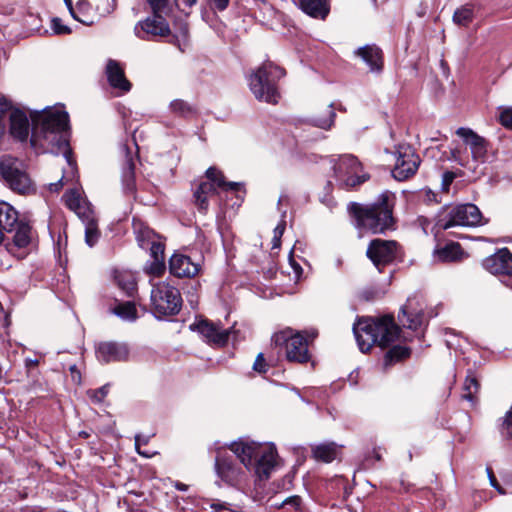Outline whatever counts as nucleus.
Instances as JSON below:
<instances>
[{"instance_id":"f257e3e1","label":"nucleus","mask_w":512,"mask_h":512,"mask_svg":"<svg viewBox=\"0 0 512 512\" xmlns=\"http://www.w3.org/2000/svg\"><path fill=\"white\" fill-rule=\"evenodd\" d=\"M229 449L240 463L226 451L218 449L214 464L217 478L225 485L240 490L252 470L260 480L269 478L276 464L274 446L239 440L232 442Z\"/></svg>"},{"instance_id":"f03ea898","label":"nucleus","mask_w":512,"mask_h":512,"mask_svg":"<svg viewBox=\"0 0 512 512\" xmlns=\"http://www.w3.org/2000/svg\"><path fill=\"white\" fill-rule=\"evenodd\" d=\"M31 119L32 146H39L55 155L62 153L71 172H74L76 167L68 141V113L62 107H53L35 112Z\"/></svg>"},{"instance_id":"7ed1b4c3","label":"nucleus","mask_w":512,"mask_h":512,"mask_svg":"<svg viewBox=\"0 0 512 512\" xmlns=\"http://www.w3.org/2000/svg\"><path fill=\"white\" fill-rule=\"evenodd\" d=\"M394 204L395 195L390 191H384L375 202L371 204L351 203L348 209L359 230L380 234L393 229Z\"/></svg>"},{"instance_id":"20e7f679","label":"nucleus","mask_w":512,"mask_h":512,"mask_svg":"<svg viewBox=\"0 0 512 512\" xmlns=\"http://www.w3.org/2000/svg\"><path fill=\"white\" fill-rule=\"evenodd\" d=\"M399 327L392 316L378 319H362L353 326V332L362 352H368L373 345L384 348L392 344L399 336Z\"/></svg>"},{"instance_id":"39448f33","label":"nucleus","mask_w":512,"mask_h":512,"mask_svg":"<svg viewBox=\"0 0 512 512\" xmlns=\"http://www.w3.org/2000/svg\"><path fill=\"white\" fill-rule=\"evenodd\" d=\"M285 70L272 62H265L248 77L250 91L258 101L277 104L280 98L277 82Z\"/></svg>"},{"instance_id":"423d86ee","label":"nucleus","mask_w":512,"mask_h":512,"mask_svg":"<svg viewBox=\"0 0 512 512\" xmlns=\"http://www.w3.org/2000/svg\"><path fill=\"white\" fill-rule=\"evenodd\" d=\"M0 175L12 191L27 195L35 191V186L26 171L25 164L10 155H4L0 159Z\"/></svg>"},{"instance_id":"0eeeda50","label":"nucleus","mask_w":512,"mask_h":512,"mask_svg":"<svg viewBox=\"0 0 512 512\" xmlns=\"http://www.w3.org/2000/svg\"><path fill=\"white\" fill-rule=\"evenodd\" d=\"M483 224L479 208L471 203L456 205L439 215L435 227L448 230L456 226H477Z\"/></svg>"},{"instance_id":"6e6552de","label":"nucleus","mask_w":512,"mask_h":512,"mask_svg":"<svg viewBox=\"0 0 512 512\" xmlns=\"http://www.w3.org/2000/svg\"><path fill=\"white\" fill-rule=\"evenodd\" d=\"M151 304L158 316L176 315L181 309V295L177 288L166 282L152 284Z\"/></svg>"},{"instance_id":"1a4fd4ad","label":"nucleus","mask_w":512,"mask_h":512,"mask_svg":"<svg viewBox=\"0 0 512 512\" xmlns=\"http://www.w3.org/2000/svg\"><path fill=\"white\" fill-rule=\"evenodd\" d=\"M272 342L276 347H284L288 361L305 363L309 360L307 340L300 334L286 329L275 333Z\"/></svg>"},{"instance_id":"9d476101","label":"nucleus","mask_w":512,"mask_h":512,"mask_svg":"<svg viewBox=\"0 0 512 512\" xmlns=\"http://www.w3.org/2000/svg\"><path fill=\"white\" fill-rule=\"evenodd\" d=\"M334 171L340 185L344 188H354L369 179V175L363 172L358 159L350 154L343 155L334 165Z\"/></svg>"},{"instance_id":"9b49d317","label":"nucleus","mask_w":512,"mask_h":512,"mask_svg":"<svg viewBox=\"0 0 512 512\" xmlns=\"http://www.w3.org/2000/svg\"><path fill=\"white\" fill-rule=\"evenodd\" d=\"M420 163L421 159L412 146L400 144L395 150L392 175L398 181H405L416 174Z\"/></svg>"},{"instance_id":"f8f14e48","label":"nucleus","mask_w":512,"mask_h":512,"mask_svg":"<svg viewBox=\"0 0 512 512\" xmlns=\"http://www.w3.org/2000/svg\"><path fill=\"white\" fill-rule=\"evenodd\" d=\"M398 244L392 240L374 239L370 242L366 255L374 266L382 271L383 267L392 263L397 257Z\"/></svg>"},{"instance_id":"ddd939ff","label":"nucleus","mask_w":512,"mask_h":512,"mask_svg":"<svg viewBox=\"0 0 512 512\" xmlns=\"http://www.w3.org/2000/svg\"><path fill=\"white\" fill-rule=\"evenodd\" d=\"M167 15H155L147 17L138 22L134 27L135 35L143 40H149L155 37H165L170 34V28L165 20Z\"/></svg>"},{"instance_id":"4468645a","label":"nucleus","mask_w":512,"mask_h":512,"mask_svg":"<svg viewBox=\"0 0 512 512\" xmlns=\"http://www.w3.org/2000/svg\"><path fill=\"white\" fill-rule=\"evenodd\" d=\"M190 327L191 329L195 327L208 343L219 347L224 346L228 342L231 333H235L233 328L222 329L219 325L208 320H201Z\"/></svg>"},{"instance_id":"2eb2a0df","label":"nucleus","mask_w":512,"mask_h":512,"mask_svg":"<svg viewBox=\"0 0 512 512\" xmlns=\"http://www.w3.org/2000/svg\"><path fill=\"white\" fill-rule=\"evenodd\" d=\"M456 134L463 139L464 143L470 148L473 160L484 162L487 156L488 142L470 128L460 127Z\"/></svg>"},{"instance_id":"dca6fc26","label":"nucleus","mask_w":512,"mask_h":512,"mask_svg":"<svg viewBox=\"0 0 512 512\" xmlns=\"http://www.w3.org/2000/svg\"><path fill=\"white\" fill-rule=\"evenodd\" d=\"M97 359L104 363L125 361L129 356L126 344L118 342H101L96 346Z\"/></svg>"},{"instance_id":"f3484780","label":"nucleus","mask_w":512,"mask_h":512,"mask_svg":"<svg viewBox=\"0 0 512 512\" xmlns=\"http://www.w3.org/2000/svg\"><path fill=\"white\" fill-rule=\"evenodd\" d=\"M483 264L492 274H503L512 277V254L506 248L486 258Z\"/></svg>"},{"instance_id":"a211bd4d","label":"nucleus","mask_w":512,"mask_h":512,"mask_svg":"<svg viewBox=\"0 0 512 512\" xmlns=\"http://www.w3.org/2000/svg\"><path fill=\"white\" fill-rule=\"evenodd\" d=\"M171 274L176 277H194L200 270V265L183 254H173L169 261Z\"/></svg>"},{"instance_id":"6ab92c4d","label":"nucleus","mask_w":512,"mask_h":512,"mask_svg":"<svg viewBox=\"0 0 512 512\" xmlns=\"http://www.w3.org/2000/svg\"><path fill=\"white\" fill-rule=\"evenodd\" d=\"M8 113L10 134L19 141H25L30 131V124L26 113L19 109H11Z\"/></svg>"},{"instance_id":"aec40b11","label":"nucleus","mask_w":512,"mask_h":512,"mask_svg":"<svg viewBox=\"0 0 512 512\" xmlns=\"http://www.w3.org/2000/svg\"><path fill=\"white\" fill-rule=\"evenodd\" d=\"M106 75L109 84L114 89H118L121 93H127L131 90V83L125 77L124 69L120 64L110 59L106 65Z\"/></svg>"},{"instance_id":"412c9836","label":"nucleus","mask_w":512,"mask_h":512,"mask_svg":"<svg viewBox=\"0 0 512 512\" xmlns=\"http://www.w3.org/2000/svg\"><path fill=\"white\" fill-rule=\"evenodd\" d=\"M356 55L369 66L371 72L379 73L383 69L382 51L376 45H366L358 48Z\"/></svg>"},{"instance_id":"4be33fe9","label":"nucleus","mask_w":512,"mask_h":512,"mask_svg":"<svg viewBox=\"0 0 512 512\" xmlns=\"http://www.w3.org/2000/svg\"><path fill=\"white\" fill-rule=\"evenodd\" d=\"M125 162L122 167V185L125 193L133 194L136 191L135 160L127 146H124Z\"/></svg>"},{"instance_id":"5701e85b","label":"nucleus","mask_w":512,"mask_h":512,"mask_svg":"<svg viewBox=\"0 0 512 512\" xmlns=\"http://www.w3.org/2000/svg\"><path fill=\"white\" fill-rule=\"evenodd\" d=\"M303 12L314 18L325 19L329 14V0H298Z\"/></svg>"},{"instance_id":"b1692460","label":"nucleus","mask_w":512,"mask_h":512,"mask_svg":"<svg viewBox=\"0 0 512 512\" xmlns=\"http://www.w3.org/2000/svg\"><path fill=\"white\" fill-rule=\"evenodd\" d=\"M82 215L81 221L85 226V243L89 247H93L101 236V232L98 229V220L94 211L87 212V214L82 213Z\"/></svg>"},{"instance_id":"393cba45","label":"nucleus","mask_w":512,"mask_h":512,"mask_svg":"<svg viewBox=\"0 0 512 512\" xmlns=\"http://www.w3.org/2000/svg\"><path fill=\"white\" fill-rule=\"evenodd\" d=\"M18 212L9 203L0 201V229L5 232H12L19 223Z\"/></svg>"},{"instance_id":"a878e982","label":"nucleus","mask_w":512,"mask_h":512,"mask_svg":"<svg viewBox=\"0 0 512 512\" xmlns=\"http://www.w3.org/2000/svg\"><path fill=\"white\" fill-rule=\"evenodd\" d=\"M71 16L78 22L87 26L92 25L97 21L92 3L88 0L78 1L75 9L72 10Z\"/></svg>"},{"instance_id":"bb28decb","label":"nucleus","mask_w":512,"mask_h":512,"mask_svg":"<svg viewBox=\"0 0 512 512\" xmlns=\"http://www.w3.org/2000/svg\"><path fill=\"white\" fill-rule=\"evenodd\" d=\"M63 199L66 206L70 210L74 211L80 219L83 218L82 213L87 214V212H93V209L90 207V205L82 201L80 194L75 189L67 191L64 194Z\"/></svg>"},{"instance_id":"cd10ccee","label":"nucleus","mask_w":512,"mask_h":512,"mask_svg":"<svg viewBox=\"0 0 512 512\" xmlns=\"http://www.w3.org/2000/svg\"><path fill=\"white\" fill-rule=\"evenodd\" d=\"M475 9L472 4H464L458 7L452 16V21L455 25L461 28H468L474 21Z\"/></svg>"},{"instance_id":"c85d7f7f","label":"nucleus","mask_w":512,"mask_h":512,"mask_svg":"<svg viewBox=\"0 0 512 512\" xmlns=\"http://www.w3.org/2000/svg\"><path fill=\"white\" fill-rule=\"evenodd\" d=\"M312 452L316 460L329 463L336 459L339 448L334 442L322 443L314 446Z\"/></svg>"},{"instance_id":"c756f323","label":"nucleus","mask_w":512,"mask_h":512,"mask_svg":"<svg viewBox=\"0 0 512 512\" xmlns=\"http://www.w3.org/2000/svg\"><path fill=\"white\" fill-rule=\"evenodd\" d=\"M215 193L214 184L201 182L194 192L195 204L202 212H206L209 206L208 198Z\"/></svg>"},{"instance_id":"7c9ffc66","label":"nucleus","mask_w":512,"mask_h":512,"mask_svg":"<svg viewBox=\"0 0 512 512\" xmlns=\"http://www.w3.org/2000/svg\"><path fill=\"white\" fill-rule=\"evenodd\" d=\"M206 177L209 180V183L214 184L215 190L216 187H219L224 190L238 191L241 186V184L238 182H225L222 173L214 167L207 169Z\"/></svg>"},{"instance_id":"2f4dec72","label":"nucleus","mask_w":512,"mask_h":512,"mask_svg":"<svg viewBox=\"0 0 512 512\" xmlns=\"http://www.w3.org/2000/svg\"><path fill=\"white\" fill-rule=\"evenodd\" d=\"M115 281L118 287L124 291L127 296H132L136 290V278L130 271H116Z\"/></svg>"},{"instance_id":"473e14b6","label":"nucleus","mask_w":512,"mask_h":512,"mask_svg":"<svg viewBox=\"0 0 512 512\" xmlns=\"http://www.w3.org/2000/svg\"><path fill=\"white\" fill-rule=\"evenodd\" d=\"M462 253L461 245L456 242H451L435 251L437 258L443 262L457 261Z\"/></svg>"},{"instance_id":"72a5a7b5","label":"nucleus","mask_w":512,"mask_h":512,"mask_svg":"<svg viewBox=\"0 0 512 512\" xmlns=\"http://www.w3.org/2000/svg\"><path fill=\"white\" fill-rule=\"evenodd\" d=\"M15 227H17V230L13 236V245H10V247L13 249L27 247L31 241V227L21 221Z\"/></svg>"},{"instance_id":"f704fd0d","label":"nucleus","mask_w":512,"mask_h":512,"mask_svg":"<svg viewBox=\"0 0 512 512\" xmlns=\"http://www.w3.org/2000/svg\"><path fill=\"white\" fill-rule=\"evenodd\" d=\"M408 306L406 305L404 308L401 309V314H399L398 318L399 321L402 323L403 326L412 329L417 330L419 327H421L423 323V314L422 313H416L412 314L408 312Z\"/></svg>"},{"instance_id":"c9c22d12","label":"nucleus","mask_w":512,"mask_h":512,"mask_svg":"<svg viewBox=\"0 0 512 512\" xmlns=\"http://www.w3.org/2000/svg\"><path fill=\"white\" fill-rule=\"evenodd\" d=\"M113 312L123 320L134 321L137 319V310L133 302L127 301L117 304Z\"/></svg>"},{"instance_id":"e433bc0d","label":"nucleus","mask_w":512,"mask_h":512,"mask_svg":"<svg viewBox=\"0 0 512 512\" xmlns=\"http://www.w3.org/2000/svg\"><path fill=\"white\" fill-rule=\"evenodd\" d=\"M147 2L155 15H169L177 6V0H147Z\"/></svg>"},{"instance_id":"4c0bfd02","label":"nucleus","mask_w":512,"mask_h":512,"mask_svg":"<svg viewBox=\"0 0 512 512\" xmlns=\"http://www.w3.org/2000/svg\"><path fill=\"white\" fill-rule=\"evenodd\" d=\"M336 113L333 108V104H330L326 109L325 116H314L312 118V122L315 126L328 130L332 127L334 123Z\"/></svg>"},{"instance_id":"58836bf2","label":"nucleus","mask_w":512,"mask_h":512,"mask_svg":"<svg viewBox=\"0 0 512 512\" xmlns=\"http://www.w3.org/2000/svg\"><path fill=\"white\" fill-rule=\"evenodd\" d=\"M115 6V0H94L92 7L96 15V20L98 21L99 18L111 14Z\"/></svg>"},{"instance_id":"ea45409f","label":"nucleus","mask_w":512,"mask_h":512,"mask_svg":"<svg viewBox=\"0 0 512 512\" xmlns=\"http://www.w3.org/2000/svg\"><path fill=\"white\" fill-rule=\"evenodd\" d=\"M463 390L464 393L462 395V398L472 402L474 400L475 395L479 391V383L476 377H474L473 375H468L464 382Z\"/></svg>"},{"instance_id":"a19ab883","label":"nucleus","mask_w":512,"mask_h":512,"mask_svg":"<svg viewBox=\"0 0 512 512\" xmlns=\"http://www.w3.org/2000/svg\"><path fill=\"white\" fill-rule=\"evenodd\" d=\"M165 258H155L144 266V271L151 276L159 277L165 271Z\"/></svg>"},{"instance_id":"79ce46f5","label":"nucleus","mask_w":512,"mask_h":512,"mask_svg":"<svg viewBox=\"0 0 512 512\" xmlns=\"http://www.w3.org/2000/svg\"><path fill=\"white\" fill-rule=\"evenodd\" d=\"M409 355H410V349L409 348L404 347V346L396 345V346H393L386 353L385 361L387 363L388 362H393V361H400L402 359H405V358L409 357Z\"/></svg>"},{"instance_id":"37998d69","label":"nucleus","mask_w":512,"mask_h":512,"mask_svg":"<svg viewBox=\"0 0 512 512\" xmlns=\"http://www.w3.org/2000/svg\"><path fill=\"white\" fill-rule=\"evenodd\" d=\"M211 512H242L238 504H231L221 500H212L209 504Z\"/></svg>"},{"instance_id":"c03bdc74","label":"nucleus","mask_w":512,"mask_h":512,"mask_svg":"<svg viewBox=\"0 0 512 512\" xmlns=\"http://www.w3.org/2000/svg\"><path fill=\"white\" fill-rule=\"evenodd\" d=\"M170 109L179 116H187L193 112L192 107L185 101L176 99L170 103Z\"/></svg>"},{"instance_id":"a18cd8bd","label":"nucleus","mask_w":512,"mask_h":512,"mask_svg":"<svg viewBox=\"0 0 512 512\" xmlns=\"http://www.w3.org/2000/svg\"><path fill=\"white\" fill-rule=\"evenodd\" d=\"M109 392V385L106 384L99 389L89 390L87 392L89 398L95 403H101Z\"/></svg>"},{"instance_id":"49530a36","label":"nucleus","mask_w":512,"mask_h":512,"mask_svg":"<svg viewBox=\"0 0 512 512\" xmlns=\"http://www.w3.org/2000/svg\"><path fill=\"white\" fill-rule=\"evenodd\" d=\"M10 254H15V252L13 251V248L10 247V244H6L5 246H3L1 243L0 244V269L10 267V263H9V259H8Z\"/></svg>"},{"instance_id":"de8ad7c7","label":"nucleus","mask_w":512,"mask_h":512,"mask_svg":"<svg viewBox=\"0 0 512 512\" xmlns=\"http://www.w3.org/2000/svg\"><path fill=\"white\" fill-rule=\"evenodd\" d=\"M51 28L55 34H70L71 29L62 23V20L58 17H54L51 20Z\"/></svg>"},{"instance_id":"09e8293b","label":"nucleus","mask_w":512,"mask_h":512,"mask_svg":"<svg viewBox=\"0 0 512 512\" xmlns=\"http://www.w3.org/2000/svg\"><path fill=\"white\" fill-rule=\"evenodd\" d=\"M148 442H149V437H142L141 435L135 436L136 451L138 452V454H140L141 456H143L145 458H150L155 454L154 452H149L147 450L140 449V445H142V444L146 445Z\"/></svg>"},{"instance_id":"8fccbe9b","label":"nucleus","mask_w":512,"mask_h":512,"mask_svg":"<svg viewBox=\"0 0 512 512\" xmlns=\"http://www.w3.org/2000/svg\"><path fill=\"white\" fill-rule=\"evenodd\" d=\"M503 433L512 439V405L511 408L506 412L504 421L502 424Z\"/></svg>"},{"instance_id":"3c124183","label":"nucleus","mask_w":512,"mask_h":512,"mask_svg":"<svg viewBox=\"0 0 512 512\" xmlns=\"http://www.w3.org/2000/svg\"><path fill=\"white\" fill-rule=\"evenodd\" d=\"M500 123L509 129H512V108L503 110L499 117Z\"/></svg>"},{"instance_id":"603ef678","label":"nucleus","mask_w":512,"mask_h":512,"mask_svg":"<svg viewBox=\"0 0 512 512\" xmlns=\"http://www.w3.org/2000/svg\"><path fill=\"white\" fill-rule=\"evenodd\" d=\"M207 2L212 10L222 12L228 8L230 0H207Z\"/></svg>"},{"instance_id":"864d4df0","label":"nucleus","mask_w":512,"mask_h":512,"mask_svg":"<svg viewBox=\"0 0 512 512\" xmlns=\"http://www.w3.org/2000/svg\"><path fill=\"white\" fill-rule=\"evenodd\" d=\"M302 499L299 496H291L284 500L281 504L282 507L290 506L293 510H299L301 507Z\"/></svg>"},{"instance_id":"5fc2aeb1","label":"nucleus","mask_w":512,"mask_h":512,"mask_svg":"<svg viewBox=\"0 0 512 512\" xmlns=\"http://www.w3.org/2000/svg\"><path fill=\"white\" fill-rule=\"evenodd\" d=\"M253 369L258 373H265L267 371V365L265 362L264 355L259 353L253 364Z\"/></svg>"},{"instance_id":"6e6d98bb","label":"nucleus","mask_w":512,"mask_h":512,"mask_svg":"<svg viewBox=\"0 0 512 512\" xmlns=\"http://www.w3.org/2000/svg\"><path fill=\"white\" fill-rule=\"evenodd\" d=\"M151 258H164V245L159 242H153L150 248Z\"/></svg>"},{"instance_id":"4d7b16f0","label":"nucleus","mask_w":512,"mask_h":512,"mask_svg":"<svg viewBox=\"0 0 512 512\" xmlns=\"http://www.w3.org/2000/svg\"><path fill=\"white\" fill-rule=\"evenodd\" d=\"M12 104L3 95L0 94V118H6L11 110Z\"/></svg>"},{"instance_id":"13d9d810","label":"nucleus","mask_w":512,"mask_h":512,"mask_svg":"<svg viewBox=\"0 0 512 512\" xmlns=\"http://www.w3.org/2000/svg\"><path fill=\"white\" fill-rule=\"evenodd\" d=\"M454 178H455V174L453 172L447 171L443 174V177H442L443 190L447 191L449 189V186L453 182Z\"/></svg>"},{"instance_id":"bf43d9fd","label":"nucleus","mask_w":512,"mask_h":512,"mask_svg":"<svg viewBox=\"0 0 512 512\" xmlns=\"http://www.w3.org/2000/svg\"><path fill=\"white\" fill-rule=\"evenodd\" d=\"M486 470H487V474H488V478H489L491 486L496 488L499 491V493L504 494V491L502 490V488L498 484L497 479H496L492 469L491 468H487Z\"/></svg>"},{"instance_id":"052dcab7","label":"nucleus","mask_w":512,"mask_h":512,"mask_svg":"<svg viewBox=\"0 0 512 512\" xmlns=\"http://www.w3.org/2000/svg\"><path fill=\"white\" fill-rule=\"evenodd\" d=\"M69 370L71 372V377H72L73 382L80 384L81 383V373H80L79 369L77 368V366L75 364H73L69 367Z\"/></svg>"},{"instance_id":"680f3d73","label":"nucleus","mask_w":512,"mask_h":512,"mask_svg":"<svg viewBox=\"0 0 512 512\" xmlns=\"http://www.w3.org/2000/svg\"><path fill=\"white\" fill-rule=\"evenodd\" d=\"M63 179H66L68 181L67 177L64 175L58 182L51 183L49 186L50 191L58 192L62 186H63Z\"/></svg>"},{"instance_id":"e2e57ef3","label":"nucleus","mask_w":512,"mask_h":512,"mask_svg":"<svg viewBox=\"0 0 512 512\" xmlns=\"http://www.w3.org/2000/svg\"><path fill=\"white\" fill-rule=\"evenodd\" d=\"M284 230H285V222L282 221L281 223H279L275 229H274V236H277V237H282L283 233H284Z\"/></svg>"},{"instance_id":"0e129e2a","label":"nucleus","mask_w":512,"mask_h":512,"mask_svg":"<svg viewBox=\"0 0 512 512\" xmlns=\"http://www.w3.org/2000/svg\"><path fill=\"white\" fill-rule=\"evenodd\" d=\"M38 363H39L38 359L27 358L25 360V366L28 369L36 367L38 365Z\"/></svg>"},{"instance_id":"69168bd1","label":"nucleus","mask_w":512,"mask_h":512,"mask_svg":"<svg viewBox=\"0 0 512 512\" xmlns=\"http://www.w3.org/2000/svg\"><path fill=\"white\" fill-rule=\"evenodd\" d=\"M174 487L179 491H187L188 490V485H186L182 482H179V481L175 482Z\"/></svg>"},{"instance_id":"338daca9","label":"nucleus","mask_w":512,"mask_h":512,"mask_svg":"<svg viewBox=\"0 0 512 512\" xmlns=\"http://www.w3.org/2000/svg\"><path fill=\"white\" fill-rule=\"evenodd\" d=\"M272 242H273L272 248H278L281 243V237L274 236Z\"/></svg>"},{"instance_id":"774afa93","label":"nucleus","mask_w":512,"mask_h":512,"mask_svg":"<svg viewBox=\"0 0 512 512\" xmlns=\"http://www.w3.org/2000/svg\"><path fill=\"white\" fill-rule=\"evenodd\" d=\"M283 202H288V196L286 194L280 195L278 199V205L282 204Z\"/></svg>"}]
</instances>
